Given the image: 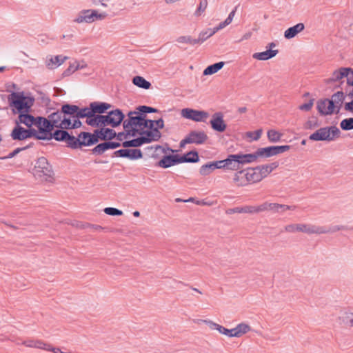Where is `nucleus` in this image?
<instances>
[{
    "label": "nucleus",
    "instance_id": "60",
    "mask_svg": "<svg viewBox=\"0 0 353 353\" xmlns=\"http://www.w3.org/2000/svg\"><path fill=\"white\" fill-rule=\"evenodd\" d=\"M346 75L347 84L353 86V70L349 68L343 70Z\"/></svg>",
    "mask_w": 353,
    "mask_h": 353
},
{
    "label": "nucleus",
    "instance_id": "26",
    "mask_svg": "<svg viewBox=\"0 0 353 353\" xmlns=\"http://www.w3.org/2000/svg\"><path fill=\"white\" fill-rule=\"evenodd\" d=\"M299 232H302L308 235H320V225L311 223H299Z\"/></svg>",
    "mask_w": 353,
    "mask_h": 353
},
{
    "label": "nucleus",
    "instance_id": "30",
    "mask_svg": "<svg viewBox=\"0 0 353 353\" xmlns=\"http://www.w3.org/2000/svg\"><path fill=\"white\" fill-rule=\"evenodd\" d=\"M305 28V26L303 23H297L296 25L288 28L284 32V37L288 39L294 38L298 33L303 31Z\"/></svg>",
    "mask_w": 353,
    "mask_h": 353
},
{
    "label": "nucleus",
    "instance_id": "51",
    "mask_svg": "<svg viewBox=\"0 0 353 353\" xmlns=\"http://www.w3.org/2000/svg\"><path fill=\"white\" fill-rule=\"evenodd\" d=\"M340 126L343 130H350L353 129V118H347L341 121Z\"/></svg>",
    "mask_w": 353,
    "mask_h": 353
},
{
    "label": "nucleus",
    "instance_id": "38",
    "mask_svg": "<svg viewBox=\"0 0 353 353\" xmlns=\"http://www.w3.org/2000/svg\"><path fill=\"white\" fill-rule=\"evenodd\" d=\"M340 323L346 326L353 327V313L350 312H342L339 316Z\"/></svg>",
    "mask_w": 353,
    "mask_h": 353
},
{
    "label": "nucleus",
    "instance_id": "42",
    "mask_svg": "<svg viewBox=\"0 0 353 353\" xmlns=\"http://www.w3.org/2000/svg\"><path fill=\"white\" fill-rule=\"evenodd\" d=\"M224 62L220 61L218 63H216L214 64L210 65L208 66L203 71L204 75H211L216 72H217L219 70H221L223 65Z\"/></svg>",
    "mask_w": 353,
    "mask_h": 353
},
{
    "label": "nucleus",
    "instance_id": "49",
    "mask_svg": "<svg viewBox=\"0 0 353 353\" xmlns=\"http://www.w3.org/2000/svg\"><path fill=\"white\" fill-rule=\"evenodd\" d=\"M90 116H92L90 105H89V107H85L83 108H79V110H77V119L85 117L88 118L90 117Z\"/></svg>",
    "mask_w": 353,
    "mask_h": 353
},
{
    "label": "nucleus",
    "instance_id": "62",
    "mask_svg": "<svg viewBox=\"0 0 353 353\" xmlns=\"http://www.w3.org/2000/svg\"><path fill=\"white\" fill-rule=\"evenodd\" d=\"M256 208L257 210V213L265 212V211H270V210L271 208V203L264 202L259 205H256Z\"/></svg>",
    "mask_w": 353,
    "mask_h": 353
},
{
    "label": "nucleus",
    "instance_id": "55",
    "mask_svg": "<svg viewBox=\"0 0 353 353\" xmlns=\"http://www.w3.org/2000/svg\"><path fill=\"white\" fill-rule=\"evenodd\" d=\"M136 110L141 112L143 114L145 113H153L157 112L158 110L152 107L146 106V105H140L136 108Z\"/></svg>",
    "mask_w": 353,
    "mask_h": 353
},
{
    "label": "nucleus",
    "instance_id": "47",
    "mask_svg": "<svg viewBox=\"0 0 353 353\" xmlns=\"http://www.w3.org/2000/svg\"><path fill=\"white\" fill-rule=\"evenodd\" d=\"M345 69H346V68H341L339 70L333 72L332 77L330 78V81L335 82L340 81L343 78H345V72L343 70Z\"/></svg>",
    "mask_w": 353,
    "mask_h": 353
},
{
    "label": "nucleus",
    "instance_id": "8",
    "mask_svg": "<svg viewBox=\"0 0 353 353\" xmlns=\"http://www.w3.org/2000/svg\"><path fill=\"white\" fill-rule=\"evenodd\" d=\"M48 118L53 129L65 130V127L70 125V118L64 117L61 110L51 113Z\"/></svg>",
    "mask_w": 353,
    "mask_h": 353
},
{
    "label": "nucleus",
    "instance_id": "43",
    "mask_svg": "<svg viewBox=\"0 0 353 353\" xmlns=\"http://www.w3.org/2000/svg\"><path fill=\"white\" fill-rule=\"evenodd\" d=\"M283 136V134L279 132L277 130H269L267 132V137L268 139L271 143H277L279 142L281 137Z\"/></svg>",
    "mask_w": 353,
    "mask_h": 353
},
{
    "label": "nucleus",
    "instance_id": "22",
    "mask_svg": "<svg viewBox=\"0 0 353 353\" xmlns=\"http://www.w3.org/2000/svg\"><path fill=\"white\" fill-rule=\"evenodd\" d=\"M112 128L117 127L124 121V114L119 109H116L108 112Z\"/></svg>",
    "mask_w": 353,
    "mask_h": 353
},
{
    "label": "nucleus",
    "instance_id": "46",
    "mask_svg": "<svg viewBox=\"0 0 353 353\" xmlns=\"http://www.w3.org/2000/svg\"><path fill=\"white\" fill-rule=\"evenodd\" d=\"M176 41L179 43H188L191 46L199 44L198 39H193L191 36H181L176 39Z\"/></svg>",
    "mask_w": 353,
    "mask_h": 353
},
{
    "label": "nucleus",
    "instance_id": "17",
    "mask_svg": "<svg viewBox=\"0 0 353 353\" xmlns=\"http://www.w3.org/2000/svg\"><path fill=\"white\" fill-rule=\"evenodd\" d=\"M96 137L98 139L101 141H108L112 140L114 137H116V132L110 128H101L100 129H97L94 130Z\"/></svg>",
    "mask_w": 353,
    "mask_h": 353
},
{
    "label": "nucleus",
    "instance_id": "45",
    "mask_svg": "<svg viewBox=\"0 0 353 353\" xmlns=\"http://www.w3.org/2000/svg\"><path fill=\"white\" fill-rule=\"evenodd\" d=\"M215 166L216 165H214L213 162H210L205 165H203L200 168L199 173L203 176H207L216 170Z\"/></svg>",
    "mask_w": 353,
    "mask_h": 353
},
{
    "label": "nucleus",
    "instance_id": "50",
    "mask_svg": "<svg viewBox=\"0 0 353 353\" xmlns=\"http://www.w3.org/2000/svg\"><path fill=\"white\" fill-rule=\"evenodd\" d=\"M181 157H185L187 159V161H183V163H196L199 159L198 153L196 151H190Z\"/></svg>",
    "mask_w": 353,
    "mask_h": 353
},
{
    "label": "nucleus",
    "instance_id": "29",
    "mask_svg": "<svg viewBox=\"0 0 353 353\" xmlns=\"http://www.w3.org/2000/svg\"><path fill=\"white\" fill-rule=\"evenodd\" d=\"M278 167V163L274 162L270 164L256 166L258 172L261 179L266 177L270 173H271L276 168Z\"/></svg>",
    "mask_w": 353,
    "mask_h": 353
},
{
    "label": "nucleus",
    "instance_id": "9",
    "mask_svg": "<svg viewBox=\"0 0 353 353\" xmlns=\"http://www.w3.org/2000/svg\"><path fill=\"white\" fill-rule=\"evenodd\" d=\"M181 117L196 122H205L209 114L203 110H197L192 108H183L181 112Z\"/></svg>",
    "mask_w": 353,
    "mask_h": 353
},
{
    "label": "nucleus",
    "instance_id": "61",
    "mask_svg": "<svg viewBox=\"0 0 353 353\" xmlns=\"http://www.w3.org/2000/svg\"><path fill=\"white\" fill-rule=\"evenodd\" d=\"M99 125L100 127L105 128V126L110 125V121L108 114L107 115H100L99 114Z\"/></svg>",
    "mask_w": 353,
    "mask_h": 353
},
{
    "label": "nucleus",
    "instance_id": "6",
    "mask_svg": "<svg viewBox=\"0 0 353 353\" xmlns=\"http://www.w3.org/2000/svg\"><path fill=\"white\" fill-rule=\"evenodd\" d=\"M9 105L17 110L21 114L28 112L32 104L28 103V98L22 92H13L8 97Z\"/></svg>",
    "mask_w": 353,
    "mask_h": 353
},
{
    "label": "nucleus",
    "instance_id": "33",
    "mask_svg": "<svg viewBox=\"0 0 353 353\" xmlns=\"http://www.w3.org/2000/svg\"><path fill=\"white\" fill-rule=\"evenodd\" d=\"M77 23H91L90 10H83L80 11L73 20Z\"/></svg>",
    "mask_w": 353,
    "mask_h": 353
},
{
    "label": "nucleus",
    "instance_id": "2",
    "mask_svg": "<svg viewBox=\"0 0 353 353\" xmlns=\"http://www.w3.org/2000/svg\"><path fill=\"white\" fill-rule=\"evenodd\" d=\"M56 137L65 142L68 148L72 149L81 148L83 146H90L98 143L94 132L92 134L86 132L79 133L77 137L70 134L68 131H59Z\"/></svg>",
    "mask_w": 353,
    "mask_h": 353
},
{
    "label": "nucleus",
    "instance_id": "36",
    "mask_svg": "<svg viewBox=\"0 0 353 353\" xmlns=\"http://www.w3.org/2000/svg\"><path fill=\"white\" fill-rule=\"evenodd\" d=\"M18 119L19 123H23L28 128H30L32 125H34L36 117L23 112L19 115Z\"/></svg>",
    "mask_w": 353,
    "mask_h": 353
},
{
    "label": "nucleus",
    "instance_id": "18",
    "mask_svg": "<svg viewBox=\"0 0 353 353\" xmlns=\"http://www.w3.org/2000/svg\"><path fill=\"white\" fill-rule=\"evenodd\" d=\"M121 146L119 142L105 141L98 144L92 150V153L95 154H102L104 152L110 149H115Z\"/></svg>",
    "mask_w": 353,
    "mask_h": 353
},
{
    "label": "nucleus",
    "instance_id": "48",
    "mask_svg": "<svg viewBox=\"0 0 353 353\" xmlns=\"http://www.w3.org/2000/svg\"><path fill=\"white\" fill-rule=\"evenodd\" d=\"M90 16H91L92 23H93L95 21H97V20H103L106 18V17L108 15L107 13H105V12H99L97 10H92V9H90Z\"/></svg>",
    "mask_w": 353,
    "mask_h": 353
},
{
    "label": "nucleus",
    "instance_id": "11",
    "mask_svg": "<svg viewBox=\"0 0 353 353\" xmlns=\"http://www.w3.org/2000/svg\"><path fill=\"white\" fill-rule=\"evenodd\" d=\"M36 130L33 128L25 129L17 125L11 132L10 136L13 140L23 141L31 137H35Z\"/></svg>",
    "mask_w": 353,
    "mask_h": 353
},
{
    "label": "nucleus",
    "instance_id": "64",
    "mask_svg": "<svg viewBox=\"0 0 353 353\" xmlns=\"http://www.w3.org/2000/svg\"><path fill=\"white\" fill-rule=\"evenodd\" d=\"M242 208V213L256 214L257 210L254 205H245Z\"/></svg>",
    "mask_w": 353,
    "mask_h": 353
},
{
    "label": "nucleus",
    "instance_id": "44",
    "mask_svg": "<svg viewBox=\"0 0 353 353\" xmlns=\"http://www.w3.org/2000/svg\"><path fill=\"white\" fill-rule=\"evenodd\" d=\"M216 33L214 28H208L205 30L201 31L198 37V41L199 44L203 43L205 40L212 37Z\"/></svg>",
    "mask_w": 353,
    "mask_h": 353
},
{
    "label": "nucleus",
    "instance_id": "7",
    "mask_svg": "<svg viewBox=\"0 0 353 353\" xmlns=\"http://www.w3.org/2000/svg\"><path fill=\"white\" fill-rule=\"evenodd\" d=\"M157 133L155 132H148L146 134L140 135L139 137L137 139H134L130 141H125L121 144L123 148H130V147H139L145 143H149L153 141H157Z\"/></svg>",
    "mask_w": 353,
    "mask_h": 353
},
{
    "label": "nucleus",
    "instance_id": "28",
    "mask_svg": "<svg viewBox=\"0 0 353 353\" xmlns=\"http://www.w3.org/2000/svg\"><path fill=\"white\" fill-rule=\"evenodd\" d=\"M279 51L277 50L268 49L265 51L261 52H255L252 54V57L254 59L260 61H266L271 58L274 57Z\"/></svg>",
    "mask_w": 353,
    "mask_h": 353
},
{
    "label": "nucleus",
    "instance_id": "4",
    "mask_svg": "<svg viewBox=\"0 0 353 353\" xmlns=\"http://www.w3.org/2000/svg\"><path fill=\"white\" fill-rule=\"evenodd\" d=\"M32 174L37 179L50 181L53 179L54 171L47 159L41 157L35 161Z\"/></svg>",
    "mask_w": 353,
    "mask_h": 353
},
{
    "label": "nucleus",
    "instance_id": "27",
    "mask_svg": "<svg viewBox=\"0 0 353 353\" xmlns=\"http://www.w3.org/2000/svg\"><path fill=\"white\" fill-rule=\"evenodd\" d=\"M90 105L92 115L96 113L103 114L111 108V105L109 103L97 101L90 103Z\"/></svg>",
    "mask_w": 353,
    "mask_h": 353
},
{
    "label": "nucleus",
    "instance_id": "12",
    "mask_svg": "<svg viewBox=\"0 0 353 353\" xmlns=\"http://www.w3.org/2000/svg\"><path fill=\"white\" fill-rule=\"evenodd\" d=\"M115 157L128 158L130 160H137L143 157V154L139 149H120L114 152Z\"/></svg>",
    "mask_w": 353,
    "mask_h": 353
},
{
    "label": "nucleus",
    "instance_id": "19",
    "mask_svg": "<svg viewBox=\"0 0 353 353\" xmlns=\"http://www.w3.org/2000/svg\"><path fill=\"white\" fill-rule=\"evenodd\" d=\"M344 100L345 95L342 91H338L337 92L332 94L330 101L332 103V109L334 112L338 114L340 112Z\"/></svg>",
    "mask_w": 353,
    "mask_h": 353
},
{
    "label": "nucleus",
    "instance_id": "16",
    "mask_svg": "<svg viewBox=\"0 0 353 353\" xmlns=\"http://www.w3.org/2000/svg\"><path fill=\"white\" fill-rule=\"evenodd\" d=\"M316 108L321 115H331L334 113L332 109V103L329 99H323L318 101Z\"/></svg>",
    "mask_w": 353,
    "mask_h": 353
},
{
    "label": "nucleus",
    "instance_id": "39",
    "mask_svg": "<svg viewBox=\"0 0 353 353\" xmlns=\"http://www.w3.org/2000/svg\"><path fill=\"white\" fill-rule=\"evenodd\" d=\"M132 83L137 87L145 90L151 87V83L141 76H135L132 79Z\"/></svg>",
    "mask_w": 353,
    "mask_h": 353
},
{
    "label": "nucleus",
    "instance_id": "41",
    "mask_svg": "<svg viewBox=\"0 0 353 353\" xmlns=\"http://www.w3.org/2000/svg\"><path fill=\"white\" fill-rule=\"evenodd\" d=\"M345 229V226L338 225H330L328 227L320 226V231H321L320 234H332V233L336 232L340 230H343Z\"/></svg>",
    "mask_w": 353,
    "mask_h": 353
},
{
    "label": "nucleus",
    "instance_id": "32",
    "mask_svg": "<svg viewBox=\"0 0 353 353\" xmlns=\"http://www.w3.org/2000/svg\"><path fill=\"white\" fill-rule=\"evenodd\" d=\"M296 209V205H288L276 203H271V208L270 211L274 213L282 214L287 210H295Z\"/></svg>",
    "mask_w": 353,
    "mask_h": 353
},
{
    "label": "nucleus",
    "instance_id": "59",
    "mask_svg": "<svg viewBox=\"0 0 353 353\" xmlns=\"http://www.w3.org/2000/svg\"><path fill=\"white\" fill-rule=\"evenodd\" d=\"M262 130L259 129L253 132H248L246 135L248 137L250 138L252 141H257L260 139L262 134Z\"/></svg>",
    "mask_w": 353,
    "mask_h": 353
},
{
    "label": "nucleus",
    "instance_id": "1",
    "mask_svg": "<svg viewBox=\"0 0 353 353\" xmlns=\"http://www.w3.org/2000/svg\"><path fill=\"white\" fill-rule=\"evenodd\" d=\"M148 123L150 124V121L146 119L145 114L134 110L128 113V118L124 119L123 126L125 131L127 132V136L134 137L137 135L146 134Z\"/></svg>",
    "mask_w": 353,
    "mask_h": 353
},
{
    "label": "nucleus",
    "instance_id": "3",
    "mask_svg": "<svg viewBox=\"0 0 353 353\" xmlns=\"http://www.w3.org/2000/svg\"><path fill=\"white\" fill-rule=\"evenodd\" d=\"M34 126L38 128V131L36 130L35 138L39 140H50L52 139H55L57 141H61V139L56 137V133L59 131H63L62 130H56L53 132V128L52 124L48 118L42 117H36Z\"/></svg>",
    "mask_w": 353,
    "mask_h": 353
},
{
    "label": "nucleus",
    "instance_id": "24",
    "mask_svg": "<svg viewBox=\"0 0 353 353\" xmlns=\"http://www.w3.org/2000/svg\"><path fill=\"white\" fill-rule=\"evenodd\" d=\"M235 155L240 167L245 164L254 162L259 158L257 151L252 154H235Z\"/></svg>",
    "mask_w": 353,
    "mask_h": 353
},
{
    "label": "nucleus",
    "instance_id": "53",
    "mask_svg": "<svg viewBox=\"0 0 353 353\" xmlns=\"http://www.w3.org/2000/svg\"><path fill=\"white\" fill-rule=\"evenodd\" d=\"M283 231L291 234L299 232V223H290L286 225L283 228Z\"/></svg>",
    "mask_w": 353,
    "mask_h": 353
},
{
    "label": "nucleus",
    "instance_id": "58",
    "mask_svg": "<svg viewBox=\"0 0 353 353\" xmlns=\"http://www.w3.org/2000/svg\"><path fill=\"white\" fill-rule=\"evenodd\" d=\"M104 212L106 214L110 215V216H121L123 214V212L117 208H105L104 209Z\"/></svg>",
    "mask_w": 353,
    "mask_h": 353
},
{
    "label": "nucleus",
    "instance_id": "34",
    "mask_svg": "<svg viewBox=\"0 0 353 353\" xmlns=\"http://www.w3.org/2000/svg\"><path fill=\"white\" fill-rule=\"evenodd\" d=\"M22 344L28 347H34L48 351L50 345L40 340H27L22 342Z\"/></svg>",
    "mask_w": 353,
    "mask_h": 353
},
{
    "label": "nucleus",
    "instance_id": "14",
    "mask_svg": "<svg viewBox=\"0 0 353 353\" xmlns=\"http://www.w3.org/2000/svg\"><path fill=\"white\" fill-rule=\"evenodd\" d=\"M183 161L187 159L185 157H179L178 155H166L158 162V165L167 168L177 163H181Z\"/></svg>",
    "mask_w": 353,
    "mask_h": 353
},
{
    "label": "nucleus",
    "instance_id": "63",
    "mask_svg": "<svg viewBox=\"0 0 353 353\" xmlns=\"http://www.w3.org/2000/svg\"><path fill=\"white\" fill-rule=\"evenodd\" d=\"M77 70H78V65H76V62H74L72 63H70L69 67L63 72V74L64 76H68L74 73Z\"/></svg>",
    "mask_w": 353,
    "mask_h": 353
},
{
    "label": "nucleus",
    "instance_id": "10",
    "mask_svg": "<svg viewBox=\"0 0 353 353\" xmlns=\"http://www.w3.org/2000/svg\"><path fill=\"white\" fill-rule=\"evenodd\" d=\"M290 149V145H276L259 148L257 155L259 157H270L279 154L283 153Z\"/></svg>",
    "mask_w": 353,
    "mask_h": 353
},
{
    "label": "nucleus",
    "instance_id": "21",
    "mask_svg": "<svg viewBox=\"0 0 353 353\" xmlns=\"http://www.w3.org/2000/svg\"><path fill=\"white\" fill-rule=\"evenodd\" d=\"M202 321L206 323L211 330H216L219 333L224 334L228 337H234L233 335V328L227 329L223 326L218 323H216L210 320H203Z\"/></svg>",
    "mask_w": 353,
    "mask_h": 353
},
{
    "label": "nucleus",
    "instance_id": "31",
    "mask_svg": "<svg viewBox=\"0 0 353 353\" xmlns=\"http://www.w3.org/2000/svg\"><path fill=\"white\" fill-rule=\"evenodd\" d=\"M64 117H70L77 119V112L79 110V106L76 105L65 104L62 105L61 110Z\"/></svg>",
    "mask_w": 353,
    "mask_h": 353
},
{
    "label": "nucleus",
    "instance_id": "23",
    "mask_svg": "<svg viewBox=\"0 0 353 353\" xmlns=\"http://www.w3.org/2000/svg\"><path fill=\"white\" fill-rule=\"evenodd\" d=\"M233 182L236 186H245L249 184L246 170L237 171L234 174Z\"/></svg>",
    "mask_w": 353,
    "mask_h": 353
},
{
    "label": "nucleus",
    "instance_id": "20",
    "mask_svg": "<svg viewBox=\"0 0 353 353\" xmlns=\"http://www.w3.org/2000/svg\"><path fill=\"white\" fill-rule=\"evenodd\" d=\"M67 59V57L63 55L47 57L46 59V67L50 70L55 69L63 63Z\"/></svg>",
    "mask_w": 353,
    "mask_h": 353
},
{
    "label": "nucleus",
    "instance_id": "25",
    "mask_svg": "<svg viewBox=\"0 0 353 353\" xmlns=\"http://www.w3.org/2000/svg\"><path fill=\"white\" fill-rule=\"evenodd\" d=\"M149 121H150V124L148 123V132L146 133L157 132L158 134L157 136V141H158L161 137V133L160 132L159 129L164 127V121L162 119H159L158 120L149 119Z\"/></svg>",
    "mask_w": 353,
    "mask_h": 353
},
{
    "label": "nucleus",
    "instance_id": "52",
    "mask_svg": "<svg viewBox=\"0 0 353 353\" xmlns=\"http://www.w3.org/2000/svg\"><path fill=\"white\" fill-rule=\"evenodd\" d=\"M99 118V114H93L86 119V123L92 127H100Z\"/></svg>",
    "mask_w": 353,
    "mask_h": 353
},
{
    "label": "nucleus",
    "instance_id": "57",
    "mask_svg": "<svg viewBox=\"0 0 353 353\" xmlns=\"http://www.w3.org/2000/svg\"><path fill=\"white\" fill-rule=\"evenodd\" d=\"M81 122L79 121V119L76 118H70V125H67L65 128V130L70 129H76L80 128L81 126Z\"/></svg>",
    "mask_w": 353,
    "mask_h": 353
},
{
    "label": "nucleus",
    "instance_id": "15",
    "mask_svg": "<svg viewBox=\"0 0 353 353\" xmlns=\"http://www.w3.org/2000/svg\"><path fill=\"white\" fill-rule=\"evenodd\" d=\"M187 137L189 139L188 142L190 143V144L201 145L204 143L208 139V136L203 131L193 130Z\"/></svg>",
    "mask_w": 353,
    "mask_h": 353
},
{
    "label": "nucleus",
    "instance_id": "40",
    "mask_svg": "<svg viewBox=\"0 0 353 353\" xmlns=\"http://www.w3.org/2000/svg\"><path fill=\"white\" fill-rule=\"evenodd\" d=\"M227 169L231 170H237L240 168L237 159L235 154H230L226 159Z\"/></svg>",
    "mask_w": 353,
    "mask_h": 353
},
{
    "label": "nucleus",
    "instance_id": "37",
    "mask_svg": "<svg viewBox=\"0 0 353 353\" xmlns=\"http://www.w3.org/2000/svg\"><path fill=\"white\" fill-rule=\"evenodd\" d=\"M246 170L248 179L250 183H257L261 181L256 168H248Z\"/></svg>",
    "mask_w": 353,
    "mask_h": 353
},
{
    "label": "nucleus",
    "instance_id": "56",
    "mask_svg": "<svg viewBox=\"0 0 353 353\" xmlns=\"http://www.w3.org/2000/svg\"><path fill=\"white\" fill-rule=\"evenodd\" d=\"M30 147H31V144H29V145L22 147V148H17L14 150H13L12 152L9 153L8 155L1 157V159H7L13 158L17 154H19L21 151L26 150V149L29 148Z\"/></svg>",
    "mask_w": 353,
    "mask_h": 353
},
{
    "label": "nucleus",
    "instance_id": "13",
    "mask_svg": "<svg viewBox=\"0 0 353 353\" xmlns=\"http://www.w3.org/2000/svg\"><path fill=\"white\" fill-rule=\"evenodd\" d=\"M212 128L217 132H222L226 129V124L223 121V114L221 112H215L210 121Z\"/></svg>",
    "mask_w": 353,
    "mask_h": 353
},
{
    "label": "nucleus",
    "instance_id": "54",
    "mask_svg": "<svg viewBox=\"0 0 353 353\" xmlns=\"http://www.w3.org/2000/svg\"><path fill=\"white\" fill-rule=\"evenodd\" d=\"M208 6V0H201L199 5L194 12V15L199 17L205 10Z\"/></svg>",
    "mask_w": 353,
    "mask_h": 353
},
{
    "label": "nucleus",
    "instance_id": "5",
    "mask_svg": "<svg viewBox=\"0 0 353 353\" xmlns=\"http://www.w3.org/2000/svg\"><path fill=\"white\" fill-rule=\"evenodd\" d=\"M339 134L340 130L336 126L323 127L311 134L309 137V139L314 141H331L336 137H339Z\"/></svg>",
    "mask_w": 353,
    "mask_h": 353
},
{
    "label": "nucleus",
    "instance_id": "35",
    "mask_svg": "<svg viewBox=\"0 0 353 353\" xmlns=\"http://www.w3.org/2000/svg\"><path fill=\"white\" fill-rule=\"evenodd\" d=\"M250 330L251 327L249 325L241 323L233 328V335L234 337L239 338L250 331Z\"/></svg>",
    "mask_w": 353,
    "mask_h": 353
}]
</instances>
